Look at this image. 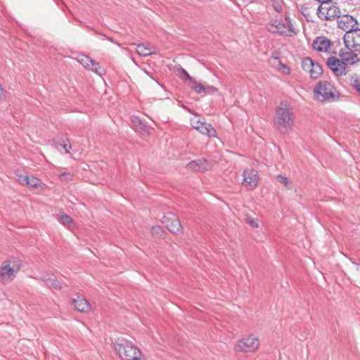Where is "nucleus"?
<instances>
[{
	"instance_id": "1",
	"label": "nucleus",
	"mask_w": 360,
	"mask_h": 360,
	"mask_svg": "<svg viewBox=\"0 0 360 360\" xmlns=\"http://www.w3.org/2000/svg\"><path fill=\"white\" fill-rule=\"evenodd\" d=\"M114 347L122 360H141L142 352L129 340L118 338L114 342Z\"/></svg>"
},
{
	"instance_id": "2",
	"label": "nucleus",
	"mask_w": 360,
	"mask_h": 360,
	"mask_svg": "<svg viewBox=\"0 0 360 360\" xmlns=\"http://www.w3.org/2000/svg\"><path fill=\"white\" fill-rule=\"evenodd\" d=\"M314 96L321 102H334L339 98L340 93L329 82L320 81L314 88Z\"/></svg>"
},
{
	"instance_id": "3",
	"label": "nucleus",
	"mask_w": 360,
	"mask_h": 360,
	"mask_svg": "<svg viewBox=\"0 0 360 360\" xmlns=\"http://www.w3.org/2000/svg\"><path fill=\"white\" fill-rule=\"evenodd\" d=\"M21 268V261L13 257L4 261L0 266V283H8L12 281Z\"/></svg>"
},
{
	"instance_id": "4",
	"label": "nucleus",
	"mask_w": 360,
	"mask_h": 360,
	"mask_svg": "<svg viewBox=\"0 0 360 360\" xmlns=\"http://www.w3.org/2000/svg\"><path fill=\"white\" fill-rule=\"evenodd\" d=\"M317 15L323 20H332L340 17V10L336 3L321 4L317 9Z\"/></svg>"
},
{
	"instance_id": "5",
	"label": "nucleus",
	"mask_w": 360,
	"mask_h": 360,
	"mask_svg": "<svg viewBox=\"0 0 360 360\" xmlns=\"http://www.w3.org/2000/svg\"><path fill=\"white\" fill-rule=\"evenodd\" d=\"M286 23L278 22L277 24L269 23L266 25L267 30L271 33H277L284 36H292V33L296 34L297 32L292 27V25L288 17L285 18Z\"/></svg>"
},
{
	"instance_id": "6",
	"label": "nucleus",
	"mask_w": 360,
	"mask_h": 360,
	"mask_svg": "<svg viewBox=\"0 0 360 360\" xmlns=\"http://www.w3.org/2000/svg\"><path fill=\"white\" fill-rule=\"evenodd\" d=\"M162 222L171 233L176 235L183 233L184 228L181 221L174 213L168 212L165 214L162 219Z\"/></svg>"
},
{
	"instance_id": "7",
	"label": "nucleus",
	"mask_w": 360,
	"mask_h": 360,
	"mask_svg": "<svg viewBox=\"0 0 360 360\" xmlns=\"http://www.w3.org/2000/svg\"><path fill=\"white\" fill-rule=\"evenodd\" d=\"M193 117L191 119L192 127L201 134L207 135L209 137L216 136L217 132L210 124H207L200 120L199 114H193Z\"/></svg>"
},
{
	"instance_id": "8",
	"label": "nucleus",
	"mask_w": 360,
	"mask_h": 360,
	"mask_svg": "<svg viewBox=\"0 0 360 360\" xmlns=\"http://www.w3.org/2000/svg\"><path fill=\"white\" fill-rule=\"evenodd\" d=\"M345 46L349 50L354 51H360V29L356 27L353 30L347 31L343 37Z\"/></svg>"
},
{
	"instance_id": "9",
	"label": "nucleus",
	"mask_w": 360,
	"mask_h": 360,
	"mask_svg": "<svg viewBox=\"0 0 360 360\" xmlns=\"http://www.w3.org/2000/svg\"><path fill=\"white\" fill-rule=\"evenodd\" d=\"M302 68L310 75V77L316 79L323 75L321 66L311 58L306 57L302 61Z\"/></svg>"
},
{
	"instance_id": "10",
	"label": "nucleus",
	"mask_w": 360,
	"mask_h": 360,
	"mask_svg": "<svg viewBox=\"0 0 360 360\" xmlns=\"http://www.w3.org/2000/svg\"><path fill=\"white\" fill-rule=\"evenodd\" d=\"M294 114H276L274 122L278 129L282 132H287L294 124Z\"/></svg>"
},
{
	"instance_id": "11",
	"label": "nucleus",
	"mask_w": 360,
	"mask_h": 360,
	"mask_svg": "<svg viewBox=\"0 0 360 360\" xmlns=\"http://www.w3.org/2000/svg\"><path fill=\"white\" fill-rule=\"evenodd\" d=\"M259 342L258 338L253 336H248L240 340L236 346V350L242 352H255L259 348Z\"/></svg>"
},
{
	"instance_id": "12",
	"label": "nucleus",
	"mask_w": 360,
	"mask_h": 360,
	"mask_svg": "<svg viewBox=\"0 0 360 360\" xmlns=\"http://www.w3.org/2000/svg\"><path fill=\"white\" fill-rule=\"evenodd\" d=\"M326 65L337 77L346 75L347 73V65L342 58L340 60L335 56H330L328 58Z\"/></svg>"
},
{
	"instance_id": "13",
	"label": "nucleus",
	"mask_w": 360,
	"mask_h": 360,
	"mask_svg": "<svg viewBox=\"0 0 360 360\" xmlns=\"http://www.w3.org/2000/svg\"><path fill=\"white\" fill-rule=\"evenodd\" d=\"M212 164L205 158L197 159L189 162L186 168L195 172L205 173L212 167Z\"/></svg>"
},
{
	"instance_id": "14",
	"label": "nucleus",
	"mask_w": 360,
	"mask_h": 360,
	"mask_svg": "<svg viewBox=\"0 0 360 360\" xmlns=\"http://www.w3.org/2000/svg\"><path fill=\"white\" fill-rule=\"evenodd\" d=\"M243 184L248 189H254L258 184V172L254 169H245L243 173Z\"/></svg>"
},
{
	"instance_id": "15",
	"label": "nucleus",
	"mask_w": 360,
	"mask_h": 360,
	"mask_svg": "<svg viewBox=\"0 0 360 360\" xmlns=\"http://www.w3.org/2000/svg\"><path fill=\"white\" fill-rule=\"evenodd\" d=\"M357 20L352 15H345L338 20V27L345 31H351L357 27Z\"/></svg>"
},
{
	"instance_id": "16",
	"label": "nucleus",
	"mask_w": 360,
	"mask_h": 360,
	"mask_svg": "<svg viewBox=\"0 0 360 360\" xmlns=\"http://www.w3.org/2000/svg\"><path fill=\"white\" fill-rule=\"evenodd\" d=\"M71 303L75 307V309L79 312L87 313L91 311V304L81 295H77L76 298H72Z\"/></svg>"
},
{
	"instance_id": "17",
	"label": "nucleus",
	"mask_w": 360,
	"mask_h": 360,
	"mask_svg": "<svg viewBox=\"0 0 360 360\" xmlns=\"http://www.w3.org/2000/svg\"><path fill=\"white\" fill-rule=\"evenodd\" d=\"M331 46V41L325 36L317 37L313 41V49L319 52L327 51Z\"/></svg>"
},
{
	"instance_id": "18",
	"label": "nucleus",
	"mask_w": 360,
	"mask_h": 360,
	"mask_svg": "<svg viewBox=\"0 0 360 360\" xmlns=\"http://www.w3.org/2000/svg\"><path fill=\"white\" fill-rule=\"evenodd\" d=\"M131 121L136 132L141 134H148V127L139 117L134 115L131 117Z\"/></svg>"
},
{
	"instance_id": "19",
	"label": "nucleus",
	"mask_w": 360,
	"mask_h": 360,
	"mask_svg": "<svg viewBox=\"0 0 360 360\" xmlns=\"http://www.w3.org/2000/svg\"><path fill=\"white\" fill-rule=\"evenodd\" d=\"M191 89H193L196 93L203 94L204 95L207 94H214L218 91V89L214 86L207 85L205 86L198 84V82H194L193 85H191Z\"/></svg>"
},
{
	"instance_id": "20",
	"label": "nucleus",
	"mask_w": 360,
	"mask_h": 360,
	"mask_svg": "<svg viewBox=\"0 0 360 360\" xmlns=\"http://www.w3.org/2000/svg\"><path fill=\"white\" fill-rule=\"evenodd\" d=\"M41 281L49 288H53L57 290L61 289L60 283L55 278L54 276H51L49 274H43L41 276Z\"/></svg>"
},
{
	"instance_id": "21",
	"label": "nucleus",
	"mask_w": 360,
	"mask_h": 360,
	"mask_svg": "<svg viewBox=\"0 0 360 360\" xmlns=\"http://www.w3.org/2000/svg\"><path fill=\"white\" fill-rule=\"evenodd\" d=\"M175 74L184 82H188L191 87V85H193L194 82H197L193 77L190 76L187 71L181 67H179L176 69Z\"/></svg>"
},
{
	"instance_id": "22",
	"label": "nucleus",
	"mask_w": 360,
	"mask_h": 360,
	"mask_svg": "<svg viewBox=\"0 0 360 360\" xmlns=\"http://www.w3.org/2000/svg\"><path fill=\"white\" fill-rule=\"evenodd\" d=\"M137 53L143 56H148L153 54L154 52L151 51V48L146 46L144 44H138L137 45Z\"/></svg>"
},
{
	"instance_id": "23",
	"label": "nucleus",
	"mask_w": 360,
	"mask_h": 360,
	"mask_svg": "<svg viewBox=\"0 0 360 360\" xmlns=\"http://www.w3.org/2000/svg\"><path fill=\"white\" fill-rule=\"evenodd\" d=\"M79 62L86 69H89L91 65H98V63L96 60L87 56H82Z\"/></svg>"
},
{
	"instance_id": "24",
	"label": "nucleus",
	"mask_w": 360,
	"mask_h": 360,
	"mask_svg": "<svg viewBox=\"0 0 360 360\" xmlns=\"http://www.w3.org/2000/svg\"><path fill=\"white\" fill-rule=\"evenodd\" d=\"M58 221L63 225L68 227H70L71 225H74V221L69 215L63 212H61L58 214Z\"/></svg>"
},
{
	"instance_id": "25",
	"label": "nucleus",
	"mask_w": 360,
	"mask_h": 360,
	"mask_svg": "<svg viewBox=\"0 0 360 360\" xmlns=\"http://www.w3.org/2000/svg\"><path fill=\"white\" fill-rule=\"evenodd\" d=\"M340 56L345 63L350 62L357 57V54L354 52H344L342 49L340 51Z\"/></svg>"
},
{
	"instance_id": "26",
	"label": "nucleus",
	"mask_w": 360,
	"mask_h": 360,
	"mask_svg": "<svg viewBox=\"0 0 360 360\" xmlns=\"http://www.w3.org/2000/svg\"><path fill=\"white\" fill-rule=\"evenodd\" d=\"M41 181L33 176H28V181L26 182V185L31 188H37L40 186Z\"/></svg>"
},
{
	"instance_id": "27",
	"label": "nucleus",
	"mask_w": 360,
	"mask_h": 360,
	"mask_svg": "<svg viewBox=\"0 0 360 360\" xmlns=\"http://www.w3.org/2000/svg\"><path fill=\"white\" fill-rule=\"evenodd\" d=\"M165 231L162 226H154L151 227V234L158 238H161L163 236Z\"/></svg>"
},
{
	"instance_id": "28",
	"label": "nucleus",
	"mask_w": 360,
	"mask_h": 360,
	"mask_svg": "<svg viewBox=\"0 0 360 360\" xmlns=\"http://www.w3.org/2000/svg\"><path fill=\"white\" fill-rule=\"evenodd\" d=\"M73 175L70 172H61L59 174V178L61 181H70L72 180Z\"/></svg>"
},
{
	"instance_id": "29",
	"label": "nucleus",
	"mask_w": 360,
	"mask_h": 360,
	"mask_svg": "<svg viewBox=\"0 0 360 360\" xmlns=\"http://www.w3.org/2000/svg\"><path fill=\"white\" fill-rule=\"evenodd\" d=\"M274 59L275 60H278V63H279V65L281 66V68H279V70L284 74H286V75H289L290 73V68L285 65V64H283L281 63V61L279 60V58L278 57H274Z\"/></svg>"
},
{
	"instance_id": "30",
	"label": "nucleus",
	"mask_w": 360,
	"mask_h": 360,
	"mask_svg": "<svg viewBox=\"0 0 360 360\" xmlns=\"http://www.w3.org/2000/svg\"><path fill=\"white\" fill-rule=\"evenodd\" d=\"M276 112H290L288 103L286 102H281L279 106H278Z\"/></svg>"
},
{
	"instance_id": "31",
	"label": "nucleus",
	"mask_w": 360,
	"mask_h": 360,
	"mask_svg": "<svg viewBox=\"0 0 360 360\" xmlns=\"http://www.w3.org/2000/svg\"><path fill=\"white\" fill-rule=\"evenodd\" d=\"M276 179L279 183L282 184L285 187H286L288 189L290 188V187H288V179L286 176L279 174L276 176Z\"/></svg>"
},
{
	"instance_id": "32",
	"label": "nucleus",
	"mask_w": 360,
	"mask_h": 360,
	"mask_svg": "<svg viewBox=\"0 0 360 360\" xmlns=\"http://www.w3.org/2000/svg\"><path fill=\"white\" fill-rule=\"evenodd\" d=\"M61 147L64 150L65 154L70 153V150L72 148L71 144L66 143H57V148Z\"/></svg>"
},
{
	"instance_id": "33",
	"label": "nucleus",
	"mask_w": 360,
	"mask_h": 360,
	"mask_svg": "<svg viewBox=\"0 0 360 360\" xmlns=\"http://www.w3.org/2000/svg\"><path fill=\"white\" fill-rule=\"evenodd\" d=\"M18 176V181H19L20 184H22V185H26V182L28 181V175L25 174H17Z\"/></svg>"
},
{
	"instance_id": "34",
	"label": "nucleus",
	"mask_w": 360,
	"mask_h": 360,
	"mask_svg": "<svg viewBox=\"0 0 360 360\" xmlns=\"http://www.w3.org/2000/svg\"><path fill=\"white\" fill-rule=\"evenodd\" d=\"M300 11L304 16H307L309 14L308 11V6L307 4L300 5Z\"/></svg>"
},
{
	"instance_id": "35",
	"label": "nucleus",
	"mask_w": 360,
	"mask_h": 360,
	"mask_svg": "<svg viewBox=\"0 0 360 360\" xmlns=\"http://www.w3.org/2000/svg\"><path fill=\"white\" fill-rule=\"evenodd\" d=\"M101 69V68L99 65V63H98V65H94V66L91 65L89 70L101 75V72L100 71Z\"/></svg>"
},
{
	"instance_id": "36",
	"label": "nucleus",
	"mask_w": 360,
	"mask_h": 360,
	"mask_svg": "<svg viewBox=\"0 0 360 360\" xmlns=\"http://www.w3.org/2000/svg\"><path fill=\"white\" fill-rule=\"evenodd\" d=\"M246 221L252 227H258V224L253 219L247 218Z\"/></svg>"
},
{
	"instance_id": "37",
	"label": "nucleus",
	"mask_w": 360,
	"mask_h": 360,
	"mask_svg": "<svg viewBox=\"0 0 360 360\" xmlns=\"http://www.w3.org/2000/svg\"><path fill=\"white\" fill-rule=\"evenodd\" d=\"M351 262L355 266L356 272L360 275V264L356 262L353 259L349 258Z\"/></svg>"
},
{
	"instance_id": "38",
	"label": "nucleus",
	"mask_w": 360,
	"mask_h": 360,
	"mask_svg": "<svg viewBox=\"0 0 360 360\" xmlns=\"http://www.w3.org/2000/svg\"><path fill=\"white\" fill-rule=\"evenodd\" d=\"M354 87L355 89L360 93V82L356 84H354Z\"/></svg>"
},
{
	"instance_id": "39",
	"label": "nucleus",
	"mask_w": 360,
	"mask_h": 360,
	"mask_svg": "<svg viewBox=\"0 0 360 360\" xmlns=\"http://www.w3.org/2000/svg\"><path fill=\"white\" fill-rule=\"evenodd\" d=\"M274 8L278 12H281L282 11L281 6H274Z\"/></svg>"
},
{
	"instance_id": "40",
	"label": "nucleus",
	"mask_w": 360,
	"mask_h": 360,
	"mask_svg": "<svg viewBox=\"0 0 360 360\" xmlns=\"http://www.w3.org/2000/svg\"><path fill=\"white\" fill-rule=\"evenodd\" d=\"M72 112H79V113H81V112H82V111H79V110H78V111H73Z\"/></svg>"
}]
</instances>
